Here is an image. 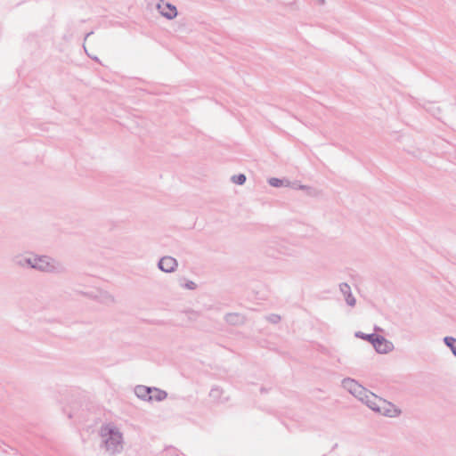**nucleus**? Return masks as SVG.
I'll return each mask as SVG.
<instances>
[{"instance_id":"f257e3e1","label":"nucleus","mask_w":456,"mask_h":456,"mask_svg":"<svg viewBox=\"0 0 456 456\" xmlns=\"http://www.w3.org/2000/svg\"><path fill=\"white\" fill-rule=\"evenodd\" d=\"M100 448L109 456L120 454L124 450V435L114 423L102 424L98 431Z\"/></svg>"},{"instance_id":"f03ea898","label":"nucleus","mask_w":456,"mask_h":456,"mask_svg":"<svg viewBox=\"0 0 456 456\" xmlns=\"http://www.w3.org/2000/svg\"><path fill=\"white\" fill-rule=\"evenodd\" d=\"M32 269L44 273H59L63 271V266L48 256L33 255Z\"/></svg>"},{"instance_id":"7ed1b4c3","label":"nucleus","mask_w":456,"mask_h":456,"mask_svg":"<svg viewBox=\"0 0 456 456\" xmlns=\"http://www.w3.org/2000/svg\"><path fill=\"white\" fill-rule=\"evenodd\" d=\"M266 255L275 259L282 257H297V251L287 243H278L273 247H269Z\"/></svg>"},{"instance_id":"20e7f679","label":"nucleus","mask_w":456,"mask_h":456,"mask_svg":"<svg viewBox=\"0 0 456 456\" xmlns=\"http://www.w3.org/2000/svg\"><path fill=\"white\" fill-rule=\"evenodd\" d=\"M372 346L379 354H388L394 350V344L380 335L375 337Z\"/></svg>"},{"instance_id":"39448f33","label":"nucleus","mask_w":456,"mask_h":456,"mask_svg":"<svg viewBox=\"0 0 456 456\" xmlns=\"http://www.w3.org/2000/svg\"><path fill=\"white\" fill-rule=\"evenodd\" d=\"M157 10L163 17L167 18V20H173L177 16L176 7L170 3L164 2L163 0H160L157 4Z\"/></svg>"},{"instance_id":"423d86ee","label":"nucleus","mask_w":456,"mask_h":456,"mask_svg":"<svg viewBox=\"0 0 456 456\" xmlns=\"http://www.w3.org/2000/svg\"><path fill=\"white\" fill-rule=\"evenodd\" d=\"M177 266V260L170 256L161 257L158 264V267L164 273H173Z\"/></svg>"},{"instance_id":"0eeeda50","label":"nucleus","mask_w":456,"mask_h":456,"mask_svg":"<svg viewBox=\"0 0 456 456\" xmlns=\"http://www.w3.org/2000/svg\"><path fill=\"white\" fill-rule=\"evenodd\" d=\"M13 265L17 267L25 268L33 266V255L32 256H25L21 254H18L12 258Z\"/></svg>"},{"instance_id":"6e6552de","label":"nucleus","mask_w":456,"mask_h":456,"mask_svg":"<svg viewBox=\"0 0 456 456\" xmlns=\"http://www.w3.org/2000/svg\"><path fill=\"white\" fill-rule=\"evenodd\" d=\"M339 290L341 294L344 296V298L347 305L351 307L355 306L356 299L352 294L351 287L346 282H342L339 284Z\"/></svg>"},{"instance_id":"1a4fd4ad","label":"nucleus","mask_w":456,"mask_h":456,"mask_svg":"<svg viewBox=\"0 0 456 456\" xmlns=\"http://www.w3.org/2000/svg\"><path fill=\"white\" fill-rule=\"evenodd\" d=\"M370 409L378 412L380 405H387L386 400L381 397L377 396L373 393L370 392L369 396L365 399L364 403Z\"/></svg>"},{"instance_id":"9d476101","label":"nucleus","mask_w":456,"mask_h":456,"mask_svg":"<svg viewBox=\"0 0 456 456\" xmlns=\"http://www.w3.org/2000/svg\"><path fill=\"white\" fill-rule=\"evenodd\" d=\"M386 404L387 405H380L378 412L381 415L395 418L400 415L401 411L397 409L393 403L386 401Z\"/></svg>"},{"instance_id":"9b49d317","label":"nucleus","mask_w":456,"mask_h":456,"mask_svg":"<svg viewBox=\"0 0 456 456\" xmlns=\"http://www.w3.org/2000/svg\"><path fill=\"white\" fill-rule=\"evenodd\" d=\"M224 321L232 326H240L245 323L246 318L239 313H229L224 316Z\"/></svg>"},{"instance_id":"f8f14e48","label":"nucleus","mask_w":456,"mask_h":456,"mask_svg":"<svg viewBox=\"0 0 456 456\" xmlns=\"http://www.w3.org/2000/svg\"><path fill=\"white\" fill-rule=\"evenodd\" d=\"M151 389L152 387L140 385L135 387L134 393L138 398L151 402L150 394L151 393Z\"/></svg>"},{"instance_id":"ddd939ff","label":"nucleus","mask_w":456,"mask_h":456,"mask_svg":"<svg viewBox=\"0 0 456 456\" xmlns=\"http://www.w3.org/2000/svg\"><path fill=\"white\" fill-rule=\"evenodd\" d=\"M361 386L362 385H360L356 380L350 378H346L342 380V387L353 395H354L355 391L361 390Z\"/></svg>"},{"instance_id":"4468645a","label":"nucleus","mask_w":456,"mask_h":456,"mask_svg":"<svg viewBox=\"0 0 456 456\" xmlns=\"http://www.w3.org/2000/svg\"><path fill=\"white\" fill-rule=\"evenodd\" d=\"M150 396L151 401L161 402L167 398V393L159 388L152 387Z\"/></svg>"},{"instance_id":"2eb2a0df","label":"nucleus","mask_w":456,"mask_h":456,"mask_svg":"<svg viewBox=\"0 0 456 456\" xmlns=\"http://www.w3.org/2000/svg\"><path fill=\"white\" fill-rule=\"evenodd\" d=\"M425 109L427 111L430 112L434 117H436L438 119H443L442 117V110L439 106L436 105L435 102H428L427 105H425Z\"/></svg>"},{"instance_id":"dca6fc26","label":"nucleus","mask_w":456,"mask_h":456,"mask_svg":"<svg viewBox=\"0 0 456 456\" xmlns=\"http://www.w3.org/2000/svg\"><path fill=\"white\" fill-rule=\"evenodd\" d=\"M361 390L355 391L354 396L359 399L362 403H364L365 399L369 396L370 394V391L367 390L362 386L360 387Z\"/></svg>"},{"instance_id":"f3484780","label":"nucleus","mask_w":456,"mask_h":456,"mask_svg":"<svg viewBox=\"0 0 456 456\" xmlns=\"http://www.w3.org/2000/svg\"><path fill=\"white\" fill-rule=\"evenodd\" d=\"M444 342L456 357V338L453 337H444Z\"/></svg>"},{"instance_id":"a211bd4d","label":"nucleus","mask_w":456,"mask_h":456,"mask_svg":"<svg viewBox=\"0 0 456 456\" xmlns=\"http://www.w3.org/2000/svg\"><path fill=\"white\" fill-rule=\"evenodd\" d=\"M100 301L106 305H111L115 303V297L109 292H101Z\"/></svg>"},{"instance_id":"6ab92c4d","label":"nucleus","mask_w":456,"mask_h":456,"mask_svg":"<svg viewBox=\"0 0 456 456\" xmlns=\"http://www.w3.org/2000/svg\"><path fill=\"white\" fill-rule=\"evenodd\" d=\"M355 337L356 338H360L362 339H364V340L370 342L372 345V343H373V341L375 339V337H377V335L374 334V333H372V334H365V333H363L362 331H357L355 333Z\"/></svg>"},{"instance_id":"aec40b11","label":"nucleus","mask_w":456,"mask_h":456,"mask_svg":"<svg viewBox=\"0 0 456 456\" xmlns=\"http://www.w3.org/2000/svg\"><path fill=\"white\" fill-rule=\"evenodd\" d=\"M268 183L271 186L276 187V188L285 185V182L283 180L275 178V177L270 178L268 180ZM289 182L286 181V185H289Z\"/></svg>"},{"instance_id":"412c9836","label":"nucleus","mask_w":456,"mask_h":456,"mask_svg":"<svg viewBox=\"0 0 456 456\" xmlns=\"http://www.w3.org/2000/svg\"><path fill=\"white\" fill-rule=\"evenodd\" d=\"M222 389L218 387H212L210 392H209V396L210 398H212L214 401H218L222 395Z\"/></svg>"},{"instance_id":"4be33fe9","label":"nucleus","mask_w":456,"mask_h":456,"mask_svg":"<svg viewBox=\"0 0 456 456\" xmlns=\"http://www.w3.org/2000/svg\"><path fill=\"white\" fill-rule=\"evenodd\" d=\"M231 180L233 183L242 185L246 182V175L243 174L234 175L232 176Z\"/></svg>"},{"instance_id":"5701e85b","label":"nucleus","mask_w":456,"mask_h":456,"mask_svg":"<svg viewBox=\"0 0 456 456\" xmlns=\"http://www.w3.org/2000/svg\"><path fill=\"white\" fill-rule=\"evenodd\" d=\"M266 320L271 323L276 324L281 321V316L275 314H272L266 316Z\"/></svg>"},{"instance_id":"b1692460","label":"nucleus","mask_w":456,"mask_h":456,"mask_svg":"<svg viewBox=\"0 0 456 456\" xmlns=\"http://www.w3.org/2000/svg\"><path fill=\"white\" fill-rule=\"evenodd\" d=\"M180 285H181V287L187 289H195L197 287L195 282H193L192 281H188L184 284L181 282Z\"/></svg>"},{"instance_id":"393cba45","label":"nucleus","mask_w":456,"mask_h":456,"mask_svg":"<svg viewBox=\"0 0 456 456\" xmlns=\"http://www.w3.org/2000/svg\"><path fill=\"white\" fill-rule=\"evenodd\" d=\"M293 187H294L295 189H298V190H302V191H309V190H311V188H310V187H308V186H306V185H302V184H298V185H297V184L294 183V184H293Z\"/></svg>"},{"instance_id":"a878e982","label":"nucleus","mask_w":456,"mask_h":456,"mask_svg":"<svg viewBox=\"0 0 456 456\" xmlns=\"http://www.w3.org/2000/svg\"><path fill=\"white\" fill-rule=\"evenodd\" d=\"M320 5H324L326 4V0H317Z\"/></svg>"},{"instance_id":"bb28decb","label":"nucleus","mask_w":456,"mask_h":456,"mask_svg":"<svg viewBox=\"0 0 456 456\" xmlns=\"http://www.w3.org/2000/svg\"><path fill=\"white\" fill-rule=\"evenodd\" d=\"M374 330H375V331H381V329H380L379 327H377V326H376V327L374 328Z\"/></svg>"}]
</instances>
